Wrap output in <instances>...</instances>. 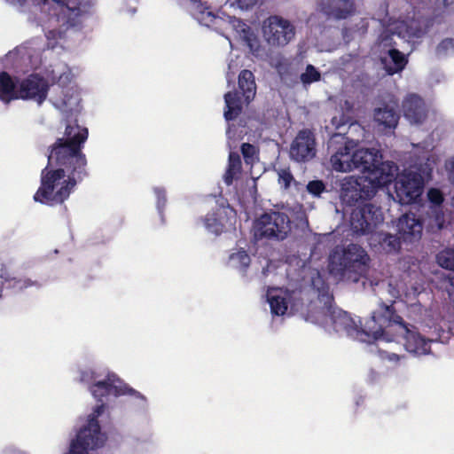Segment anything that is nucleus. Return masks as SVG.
I'll use <instances>...</instances> for the list:
<instances>
[{
    "mask_svg": "<svg viewBox=\"0 0 454 454\" xmlns=\"http://www.w3.org/2000/svg\"><path fill=\"white\" fill-rule=\"evenodd\" d=\"M320 8L328 18L337 20H346L356 12L354 0H321Z\"/></svg>",
    "mask_w": 454,
    "mask_h": 454,
    "instance_id": "20",
    "label": "nucleus"
},
{
    "mask_svg": "<svg viewBox=\"0 0 454 454\" xmlns=\"http://www.w3.org/2000/svg\"><path fill=\"white\" fill-rule=\"evenodd\" d=\"M321 78V74L313 65H307L305 72L300 76L301 82L304 84H310L318 82Z\"/></svg>",
    "mask_w": 454,
    "mask_h": 454,
    "instance_id": "34",
    "label": "nucleus"
},
{
    "mask_svg": "<svg viewBox=\"0 0 454 454\" xmlns=\"http://www.w3.org/2000/svg\"><path fill=\"white\" fill-rule=\"evenodd\" d=\"M424 180L420 174L408 171L399 175L395 180V192L401 205L413 203L422 193Z\"/></svg>",
    "mask_w": 454,
    "mask_h": 454,
    "instance_id": "13",
    "label": "nucleus"
},
{
    "mask_svg": "<svg viewBox=\"0 0 454 454\" xmlns=\"http://www.w3.org/2000/svg\"><path fill=\"white\" fill-rule=\"evenodd\" d=\"M20 82L18 78H12L7 72L0 73V98L6 102L19 99Z\"/></svg>",
    "mask_w": 454,
    "mask_h": 454,
    "instance_id": "25",
    "label": "nucleus"
},
{
    "mask_svg": "<svg viewBox=\"0 0 454 454\" xmlns=\"http://www.w3.org/2000/svg\"><path fill=\"white\" fill-rule=\"evenodd\" d=\"M454 52V38H445L442 40L435 48V53L438 57L448 55Z\"/></svg>",
    "mask_w": 454,
    "mask_h": 454,
    "instance_id": "36",
    "label": "nucleus"
},
{
    "mask_svg": "<svg viewBox=\"0 0 454 454\" xmlns=\"http://www.w3.org/2000/svg\"><path fill=\"white\" fill-rule=\"evenodd\" d=\"M446 168L449 172V178L451 184L454 185V158L447 162Z\"/></svg>",
    "mask_w": 454,
    "mask_h": 454,
    "instance_id": "46",
    "label": "nucleus"
},
{
    "mask_svg": "<svg viewBox=\"0 0 454 454\" xmlns=\"http://www.w3.org/2000/svg\"><path fill=\"white\" fill-rule=\"evenodd\" d=\"M383 220L380 207L366 203L352 210L350 227L354 233L364 235L372 232Z\"/></svg>",
    "mask_w": 454,
    "mask_h": 454,
    "instance_id": "11",
    "label": "nucleus"
},
{
    "mask_svg": "<svg viewBox=\"0 0 454 454\" xmlns=\"http://www.w3.org/2000/svg\"><path fill=\"white\" fill-rule=\"evenodd\" d=\"M316 136L311 129L300 130L290 146V156L297 162H306L316 156Z\"/></svg>",
    "mask_w": 454,
    "mask_h": 454,
    "instance_id": "17",
    "label": "nucleus"
},
{
    "mask_svg": "<svg viewBox=\"0 0 454 454\" xmlns=\"http://www.w3.org/2000/svg\"><path fill=\"white\" fill-rule=\"evenodd\" d=\"M380 245L382 249L387 253H396L401 248L402 239L397 235L385 233L380 235Z\"/></svg>",
    "mask_w": 454,
    "mask_h": 454,
    "instance_id": "31",
    "label": "nucleus"
},
{
    "mask_svg": "<svg viewBox=\"0 0 454 454\" xmlns=\"http://www.w3.org/2000/svg\"><path fill=\"white\" fill-rule=\"evenodd\" d=\"M227 168L236 170L239 173L241 172L242 163H241L240 156L238 153H234V152L230 153Z\"/></svg>",
    "mask_w": 454,
    "mask_h": 454,
    "instance_id": "41",
    "label": "nucleus"
},
{
    "mask_svg": "<svg viewBox=\"0 0 454 454\" xmlns=\"http://www.w3.org/2000/svg\"><path fill=\"white\" fill-rule=\"evenodd\" d=\"M324 301V314L329 317L333 330L338 333H344L347 336L356 338L364 333V328L359 327L350 315L334 306V298L328 291L320 294Z\"/></svg>",
    "mask_w": 454,
    "mask_h": 454,
    "instance_id": "6",
    "label": "nucleus"
},
{
    "mask_svg": "<svg viewBox=\"0 0 454 454\" xmlns=\"http://www.w3.org/2000/svg\"><path fill=\"white\" fill-rule=\"evenodd\" d=\"M394 34L388 30H384L379 35L376 47L380 53H387V50L390 48H395V42L394 41Z\"/></svg>",
    "mask_w": 454,
    "mask_h": 454,
    "instance_id": "32",
    "label": "nucleus"
},
{
    "mask_svg": "<svg viewBox=\"0 0 454 454\" xmlns=\"http://www.w3.org/2000/svg\"><path fill=\"white\" fill-rule=\"evenodd\" d=\"M374 120L386 129H395L399 121V114L393 108L385 105L374 110Z\"/></svg>",
    "mask_w": 454,
    "mask_h": 454,
    "instance_id": "28",
    "label": "nucleus"
},
{
    "mask_svg": "<svg viewBox=\"0 0 454 454\" xmlns=\"http://www.w3.org/2000/svg\"><path fill=\"white\" fill-rule=\"evenodd\" d=\"M307 191L314 197H320L326 191V186L322 180H312L308 183Z\"/></svg>",
    "mask_w": 454,
    "mask_h": 454,
    "instance_id": "37",
    "label": "nucleus"
},
{
    "mask_svg": "<svg viewBox=\"0 0 454 454\" xmlns=\"http://www.w3.org/2000/svg\"><path fill=\"white\" fill-rule=\"evenodd\" d=\"M278 171V184L285 189H288L294 181V176L289 168H279Z\"/></svg>",
    "mask_w": 454,
    "mask_h": 454,
    "instance_id": "38",
    "label": "nucleus"
},
{
    "mask_svg": "<svg viewBox=\"0 0 454 454\" xmlns=\"http://www.w3.org/2000/svg\"><path fill=\"white\" fill-rule=\"evenodd\" d=\"M262 35L270 46H285L295 35V27L288 20L278 15L267 18L262 27Z\"/></svg>",
    "mask_w": 454,
    "mask_h": 454,
    "instance_id": "10",
    "label": "nucleus"
},
{
    "mask_svg": "<svg viewBox=\"0 0 454 454\" xmlns=\"http://www.w3.org/2000/svg\"><path fill=\"white\" fill-rule=\"evenodd\" d=\"M396 227L403 243L412 244L421 239L423 223L413 213L403 215L398 219Z\"/></svg>",
    "mask_w": 454,
    "mask_h": 454,
    "instance_id": "19",
    "label": "nucleus"
},
{
    "mask_svg": "<svg viewBox=\"0 0 454 454\" xmlns=\"http://www.w3.org/2000/svg\"><path fill=\"white\" fill-rule=\"evenodd\" d=\"M239 89L248 104L252 101L256 94V84L254 74L247 69L242 70L238 79Z\"/></svg>",
    "mask_w": 454,
    "mask_h": 454,
    "instance_id": "27",
    "label": "nucleus"
},
{
    "mask_svg": "<svg viewBox=\"0 0 454 454\" xmlns=\"http://www.w3.org/2000/svg\"><path fill=\"white\" fill-rule=\"evenodd\" d=\"M88 137V129L76 121L66 126L64 136L49 147L48 163L41 171L35 201L48 206L62 204L77 183L89 176L88 160L82 152Z\"/></svg>",
    "mask_w": 454,
    "mask_h": 454,
    "instance_id": "1",
    "label": "nucleus"
},
{
    "mask_svg": "<svg viewBox=\"0 0 454 454\" xmlns=\"http://www.w3.org/2000/svg\"><path fill=\"white\" fill-rule=\"evenodd\" d=\"M0 278L2 285L6 289H12L16 292H21L31 286H39V283L36 280H32L29 278L15 277L4 264H2L0 268Z\"/></svg>",
    "mask_w": 454,
    "mask_h": 454,
    "instance_id": "23",
    "label": "nucleus"
},
{
    "mask_svg": "<svg viewBox=\"0 0 454 454\" xmlns=\"http://www.w3.org/2000/svg\"><path fill=\"white\" fill-rule=\"evenodd\" d=\"M106 405L102 403L97 405L92 414L89 416L88 423L80 429L76 438L70 443L67 454H89V450H95L104 445L106 436L101 432L98 418L104 412Z\"/></svg>",
    "mask_w": 454,
    "mask_h": 454,
    "instance_id": "3",
    "label": "nucleus"
},
{
    "mask_svg": "<svg viewBox=\"0 0 454 454\" xmlns=\"http://www.w3.org/2000/svg\"><path fill=\"white\" fill-rule=\"evenodd\" d=\"M238 6L242 10H247L253 7L257 0H234Z\"/></svg>",
    "mask_w": 454,
    "mask_h": 454,
    "instance_id": "45",
    "label": "nucleus"
},
{
    "mask_svg": "<svg viewBox=\"0 0 454 454\" xmlns=\"http://www.w3.org/2000/svg\"><path fill=\"white\" fill-rule=\"evenodd\" d=\"M93 372L91 371H82L80 374V381L88 382L93 379Z\"/></svg>",
    "mask_w": 454,
    "mask_h": 454,
    "instance_id": "47",
    "label": "nucleus"
},
{
    "mask_svg": "<svg viewBox=\"0 0 454 454\" xmlns=\"http://www.w3.org/2000/svg\"><path fill=\"white\" fill-rule=\"evenodd\" d=\"M226 121L235 120L242 112V101L238 91H228L224 95Z\"/></svg>",
    "mask_w": 454,
    "mask_h": 454,
    "instance_id": "30",
    "label": "nucleus"
},
{
    "mask_svg": "<svg viewBox=\"0 0 454 454\" xmlns=\"http://www.w3.org/2000/svg\"><path fill=\"white\" fill-rule=\"evenodd\" d=\"M437 262L442 268L451 270L444 278V288L450 301L454 302V248H448L437 254Z\"/></svg>",
    "mask_w": 454,
    "mask_h": 454,
    "instance_id": "22",
    "label": "nucleus"
},
{
    "mask_svg": "<svg viewBox=\"0 0 454 454\" xmlns=\"http://www.w3.org/2000/svg\"><path fill=\"white\" fill-rule=\"evenodd\" d=\"M376 187L380 186L374 179L348 176L341 184L340 199L346 205L355 206L372 199L376 193Z\"/></svg>",
    "mask_w": 454,
    "mask_h": 454,
    "instance_id": "8",
    "label": "nucleus"
},
{
    "mask_svg": "<svg viewBox=\"0 0 454 454\" xmlns=\"http://www.w3.org/2000/svg\"><path fill=\"white\" fill-rule=\"evenodd\" d=\"M282 82H286L289 75H291V66L286 60H279L275 66Z\"/></svg>",
    "mask_w": 454,
    "mask_h": 454,
    "instance_id": "39",
    "label": "nucleus"
},
{
    "mask_svg": "<svg viewBox=\"0 0 454 454\" xmlns=\"http://www.w3.org/2000/svg\"><path fill=\"white\" fill-rule=\"evenodd\" d=\"M92 395L102 402V397L111 394L115 396L134 395L144 399V396L137 390L130 387L121 380L115 373H108L105 380H99L90 387Z\"/></svg>",
    "mask_w": 454,
    "mask_h": 454,
    "instance_id": "15",
    "label": "nucleus"
},
{
    "mask_svg": "<svg viewBox=\"0 0 454 454\" xmlns=\"http://www.w3.org/2000/svg\"><path fill=\"white\" fill-rule=\"evenodd\" d=\"M271 313L276 316H283L287 310V301L286 298L274 295L269 299Z\"/></svg>",
    "mask_w": 454,
    "mask_h": 454,
    "instance_id": "33",
    "label": "nucleus"
},
{
    "mask_svg": "<svg viewBox=\"0 0 454 454\" xmlns=\"http://www.w3.org/2000/svg\"><path fill=\"white\" fill-rule=\"evenodd\" d=\"M238 174H239V173L237 172L236 170L227 168V169L224 173V176H223V181H224L225 184H227V185L232 184L233 180Z\"/></svg>",
    "mask_w": 454,
    "mask_h": 454,
    "instance_id": "43",
    "label": "nucleus"
},
{
    "mask_svg": "<svg viewBox=\"0 0 454 454\" xmlns=\"http://www.w3.org/2000/svg\"><path fill=\"white\" fill-rule=\"evenodd\" d=\"M403 114L412 123H422L427 115L426 104L416 94L409 95L403 102Z\"/></svg>",
    "mask_w": 454,
    "mask_h": 454,
    "instance_id": "21",
    "label": "nucleus"
},
{
    "mask_svg": "<svg viewBox=\"0 0 454 454\" xmlns=\"http://www.w3.org/2000/svg\"><path fill=\"white\" fill-rule=\"evenodd\" d=\"M50 84L39 74H31L19 82V99L33 100L41 106L47 98Z\"/></svg>",
    "mask_w": 454,
    "mask_h": 454,
    "instance_id": "16",
    "label": "nucleus"
},
{
    "mask_svg": "<svg viewBox=\"0 0 454 454\" xmlns=\"http://www.w3.org/2000/svg\"><path fill=\"white\" fill-rule=\"evenodd\" d=\"M387 54L389 59L386 57H381L380 60L387 74L393 75L402 72L405 68L408 59L403 52L395 48H390L387 50Z\"/></svg>",
    "mask_w": 454,
    "mask_h": 454,
    "instance_id": "24",
    "label": "nucleus"
},
{
    "mask_svg": "<svg viewBox=\"0 0 454 454\" xmlns=\"http://www.w3.org/2000/svg\"><path fill=\"white\" fill-rule=\"evenodd\" d=\"M192 4V14L201 25L206 27L214 26L220 18L215 15L210 7L201 0H190Z\"/></svg>",
    "mask_w": 454,
    "mask_h": 454,
    "instance_id": "26",
    "label": "nucleus"
},
{
    "mask_svg": "<svg viewBox=\"0 0 454 454\" xmlns=\"http://www.w3.org/2000/svg\"><path fill=\"white\" fill-rule=\"evenodd\" d=\"M42 8L47 9L49 15L57 17L66 28L81 25L83 12L79 0H42Z\"/></svg>",
    "mask_w": 454,
    "mask_h": 454,
    "instance_id": "9",
    "label": "nucleus"
},
{
    "mask_svg": "<svg viewBox=\"0 0 454 454\" xmlns=\"http://www.w3.org/2000/svg\"><path fill=\"white\" fill-rule=\"evenodd\" d=\"M9 3L14 5L23 6L27 3V0H7Z\"/></svg>",
    "mask_w": 454,
    "mask_h": 454,
    "instance_id": "48",
    "label": "nucleus"
},
{
    "mask_svg": "<svg viewBox=\"0 0 454 454\" xmlns=\"http://www.w3.org/2000/svg\"><path fill=\"white\" fill-rule=\"evenodd\" d=\"M428 200L431 203L440 206L443 202V195L439 189L431 188L427 192Z\"/></svg>",
    "mask_w": 454,
    "mask_h": 454,
    "instance_id": "42",
    "label": "nucleus"
},
{
    "mask_svg": "<svg viewBox=\"0 0 454 454\" xmlns=\"http://www.w3.org/2000/svg\"><path fill=\"white\" fill-rule=\"evenodd\" d=\"M240 150L246 164H253L258 153L256 147L250 143H243Z\"/></svg>",
    "mask_w": 454,
    "mask_h": 454,
    "instance_id": "35",
    "label": "nucleus"
},
{
    "mask_svg": "<svg viewBox=\"0 0 454 454\" xmlns=\"http://www.w3.org/2000/svg\"><path fill=\"white\" fill-rule=\"evenodd\" d=\"M353 140L342 134H333L328 142L329 150L333 151L330 161L333 168L340 172L351 171L352 153L356 147Z\"/></svg>",
    "mask_w": 454,
    "mask_h": 454,
    "instance_id": "12",
    "label": "nucleus"
},
{
    "mask_svg": "<svg viewBox=\"0 0 454 454\" xmlns=\"http://www.w3.org/2000/svg\"><path fill=\"white\" fill-rule=\"evenodd\" d=\"M404 324L405 322L401 316L397 315L393 304L381 303L371 318L366 320L364 334L379 339L387 333V328L396 326L399 331Z\"/></svg>",
    "mask_w": 454,
    "mask_h": 454,
    "instance_id": "7",
    "label": "nucleus"
},
{
    "mask_svg": "<svg viewBox=\"0 0 454 454\" xmlns=\"http://www.w3.org/2000/svg\"><path fill=\"white\" fill-rule=\"evenodd\" d=\"M397 35L408 41L421 38L425 31L420 23L415 20L402 21L396 27Z\"/></svg>",
    "mask_w": 454,
    "mask_h": 454,
    "instance_id": "29",
    "label": "nucleus"
},
{
    "mask_svg": "<svg viewBox=\"0 0 454 454\" xmlns=\"http://www.w3.org/2000/svg\"><path fill=\"white\" fill-rule=\"evenodd\" d=\"M359 169L368 174L365 177L374 179L379 186H385L392 181L393 175L386 171V165L378 152L369 149H354L352 153L351 171Z\"/></svg>",
    "mask_w": 454,
    "mask_h": 454,
    "instance_id": "4",
    "label": "nucleus"
},
{
    "mask_svg": "<svg viewBox=\"0 0 454 454\" xmlns=\"http://www.w3.org/2000/svg\"><path fill=\"white\" fill-rule=\"evenodd\" d=\"M206 229L218 236L235 230L237 212L227 202L219 204L212 212L202 218Z\"/></svg>",
    "mask_w": 454,
    "mask_h": 454,
    "instance_id": "14",
    "label": "nucleus"
},
{
    "mask_svg": "<svg viewBox=\"0 0 454 454\" xmlns=\"http://www.w3.org/2000/svg\"><path fill=\"white\" fill-rule=\"evenodd\" d=\"M370 257L360 245L348 244L341 253L331 256L332 270L336 271L340 278L352 283H357L365 277L369 270Z\"/></svg>",
    "mask_w": 454,
    "mask_h": 454,
    "instance_id": "2",
    "label": "nucleus"
},
{
    "mask_svg": "<svg viewBox=\"0 0 454 454\" xmlns=\"http://www.w3.org/2000/svg\"><path fill=\"white\" fill-rule=\"evenodd\" d=\"M231 259L238 262L242 270H246L251 262L250 256L245 250L239 251L236 254H231Z\"/></svg>",
    "mask_w": 454,
    "mask_h": 454,
    "instance_id": "40",
    "label": "nucleus"
},
{
    "mask_svg": "<svg viewBox=\"0 0 454 454\" xmlns=\"http://www.w3.org/2000/svg\"><path fill=\"white\" fill-rule=\"evenodd\" d=\"M398 332L403 336V347L409 353L419 356L430 353L431 340L422 336L416 326L405 323Z\"/></svg>",
    "mask_w": 454,
    "mask_h": 454,
    "instance_id": "18",
    "label": "nucleus"
},
{
    "mask_svg": "<svg viewBox=\"0 0 454 454\" xmlns=\"http://www.w3.org/2000/svg\"><path fill=\"white\" fill-rule=\"evenodd\" d=\"M45 35L48 40H58L64 36V32L59 29H51Z\"/></svg>",
    "mask_w": 454,
    "mask_h": 454,
    "instance_id": "44",
    "label": "nucleus"
},
{
    "mask_svg": "<svg viewBox=\"0 0 454 454\" xmlns=\"http://www.w3.org/2000/svg\"><path fill=\"white\" fill-rule=\"evenodd\" d=\"M253 231L257 240H284L291 231V221L286 213L270 210L254 220Z\"/></svg>",
    "mask_w": 454,
    "mask_h": 454,
    "instance_id": "5",
    "label": "nucleus"
}]
</instances>
